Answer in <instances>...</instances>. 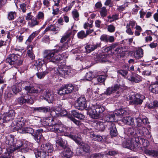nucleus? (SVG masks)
Listing matches in <instances>:
<instances>
[{"mask_svg":"<svg viewBox=\"0 0 158 158\" xmlns=\"http://www.w3.org/2000/svg\"><path fill=\"white\" fill-rule=\"evenodd\" d=\"M128 112L125 108L117 110L115 113V114L116 116L121 117L122 115L127 114Z\"/></svg>","mask_w":158,"mask_h":158,"instance_id":"33","label":"nucleus"},{"mask_svg":"<svg viewBox=\"0 0 158 158\" xmlns=\"http://www.w3.org/2000/svg\"><path fill=\"white\" fill-rule=\"evenodd\" d=\"M16 101L17 103L20 105L25 103L32 104L34 103L33 100L31 97V96L27 95L24 96L23 97H19Z\"/></svg>","mask_w":158,"mask_h":158,"instance_id":"10","label":"nucleus"},{"mask_svg":"<svg viewBox=\"0 0 158 158\" xmlns=\"http://www.w3.org/2000/svg\"><path fill=\"white\" fill-rule=\"evenodd\" d=\"M118 73L123 76L125 77L127 75L128 72L127 70H120L118 71Z\"/></svg>","mask_w":158,"mask_h":158,"instance_id":"57","label":"nucleus"},{"mask_svg":"<svg viewBox=\"0 0 158 158\" xmlns=\"http://www.w3.org/2000/svg\"><path fill=\"white\" fill-rule=\"evenodd\" d=\"M45 92V99L49 103H52L54 99L53 95L51 94V92L49 90H46Z\"/></svg>","mask_w":158,"mask_h":158,"instance_id":"24","label":"nucleus"},{"mask_svg":"<svg viewBox=\"0 0 158 158\" xmlns=\"http://www.w3.org/2000/svg\"><path fill=\"white\" fill-rule=\"evenodd\" d=\"M138 130L139 134L141 135H145L146 132H148V129L143 126L139 128Z\"/></svg>","mask_w":158,"mask_h":158,"instance_id":"47","label":"nucleus"},{"mask_svg":"<svg viewBox=\"0 0 158 158\" xmlns=\"http://www.w3.org/2000/svg\"><path fill=\"white\" fill-rule=\"evenodd\" d=\"M57 74L59 76L65 78L68 76L72 77L74 74L73 70L66 68H59L57 69Z\"/></svg>","mask_w":158,"mask_h":158,"instance_id":"8","label":"nucleus"},{"mask_svg":"<svg viewBox=\"0 0 158 158\" xmlns=\"http://www.w3.org/2000/svg\"><path fill=\"white\" fill-rule=\"evenodd\" d=\"M43 123L44 126H47V129L49 131L57 134L63 133L65 132L66 128L64 125L62 123H55L54 119L52 118L46 119Z\"/></svg>","mask_w":158,"mask_h":158,"instance_id":"2","label":"nucleus"},{"mask_svg":"<svg viewBox=\"0 0 158 158\" xmlns=\"http://www.w3.org/2000/svg\"><path fill=\"white\" fill-rule=\"evenodd\" d=\"M112 87H109L107 89L106 91L104 92V94L107 95H110L114 93Z\"/></svg>","mask_w":158,"mask_h":158,"instance_id":"64","label":"nucleus"},{"mask_svg":"<svg viewBox=\"0 0 158 158\" xmlns=\"http://www.w3.org/2000/svg\"><path fill=\"white\" fill-rule=\"evenodd\" d=\"M25 123L23 122H18L14 121L12 124V129L15 130L19 131L20 130L24 125Z\"/></svg>","mask_w":158,"mask_h":158,"instance_id":"22","label":"nucleus"},{"mask_svg":"<svg viewBox=\"0 0 158 158\" xmlns=\"http://www.w3.org/2000/svg\"><path fill=\"white\" fill-rule=\"evenodd\" d=\"M97 129L101 131H103L105 128V125L103 122H98L97 123Z\"/></svg>","mask_w":158,"mask_h":158,"instance_id":"43","label":"nucleus"},{"mask_svg":"<svg viewBox=\"0 0 158 158\" xmlns=\"http://www.w3.org/2000/svg\"><path fill=\"white\" fill-rule=\"evenodd\" d=\"M12 90L13 93L16 94L21 91V88H19L18 86L14 85L12 87Z\"/></svg>","mask_w":158,"mask_h":158,"instance_id":"51","label":"nucleus"},{"mask_svg":"<svg viewBox=\"0 0 158 158\" xmlns=\"http://www.w3.org/2000/svg\"><path fill=\"white\" fill-rule=\"evenodd\" d=\"M31 14V12L27 14L25 19L27 21H31V22L28 23V24L30 27H32L38 25L39 22Z\"/></svg>","mask_w":158,"mask_h":158,"instance_id":"9","label":"nucleus"},{"mask_svg":"<svg viewBox=\"0 0 158 158\" xmlns=\"http://www.w3.org/2000/svg\"><path fill=\"white\" fill-rule=\"evenodd\" d=\"M34 132V130L32 128L30 127H26L22 129V131L19 132L25 133H29L32 135Z\"/></svg>","mask_w":158,"mask_h":158,"instance_id":"36","label":"nucleus"},{"mask_svg":"<svg viewBox=\"0 0 158 158\" xmlns=\"http://www.w3.org/2000/svg\"><path fill=\"white\" fill-rule=\"evenodd\" d=\"M13 96V94L11 91L8 90L6 91L4 95V98L6 99H9Z\"/></svg>","mask_w":158,"mask_h":158,"instance_id":"44","label":"nucleus"},{"mask_svg":"<svg viewBox=\"0 0 158 158\" xmlns=\"http://www.w3.org/2000/svg\"><path fill=\"white\" fill-rule=\"evenodd\" d=\"M134 140L136 141L137 143L138 144V148L140 146H142L144 148V149L146 148L149 145V143L147 140L141 138L136 137V139H134L133 140L134 141Z\"/></svg>","mask_w":158,"mask_h":158,"instance_id":"12","label":"nucleus"},{"mask_svg":"<svg viewBox=\"0 0 158 158\" xmlns=\"http://www.w3.org/2000/svg\"><path fill=\"white\" fill-rule=\"evenodd\" d=\"M73 16L75 20H78L79 14L76 10H74L72 12Z\"/></svg>","mask_w":158,"mask_h":158,"instance_id":"54","label":"nucleus"},{"mask_svg":"<svg viewBox=\"0 0 158 158\" xmlns=\"http://www.w3.org/2000/svg\"><path fill=\"white\" fill-rule=\"evenodd\" d=\"M101 46V44L100 43H97L95 44H93L87 45L85 46V48L87 52L89 53L97 48H100Z\"/></svg>","mask_w":158,"mask_h":158,"instance_id":"18","label":"nucleus"},{"mask_svg":"<svg viewBox=\"0 0 158 158\" xmlns=\"http://www.w3.org/2000/svg\"><path fill=\"white\" fill-rule=\"evenodd\" d=\"M143 153L147 155L154 157L158 156V150L157 149L150 150L145 148L144 150H143Z\"/></svg>","mask_w":158,"mask_h":158,"instance_id":"19","label":"nucleus"},{"mask_svg":"<svg viewBox=\"0 0 158 158\" xmlns=\"http://www.w3.org/2000/svg\"><path fill=\"white\" fill-rule=\"evenodd\" d=\"M127 134L129 136H132V137H131V138L134 137L133 136L135 134L134 129L131 128H129L127 131Z\"/></svg>","mask_w":158,"mask_h":158,"instance_id":"59","label":"nucleus"},{"mask_svg":"<svg viewBox=\"0 0 158 158\" xmlns=\"http://www.w3.org/2000/svg\"><path fill=\"white\" fill-rule=\"evenodd\" d=\"M143 55V51L142 49L137 50L134 54V56L137 59H139L142 57Z\"/></svg>","mask_w":158,"mask_h":158,"instance_id":"39","label":"nucleus"},{"mask_svg":"<svg viewBox=\"0 0 158 158\" xmlns=\"http://www.w3.org/2000/svg\"><path fill=\"white\" fill-rule=\"evenodd\" d=\"M37 34H36V32H33L29 37L28 38L27 40L26 43H27L28 42L30 43L31 41L37 35Z\"/></svg>","mask_w":158,"mask_h":158,"instance_id":"53","label":"nucleus"},{"mask_svg":"<svg viewBox=\"0 0 158 158\" xmlns=\"http://www.w3.org/2000/svg\"><path fill=\"white\" fill-rule=\"evenodd\" d=\"M56 143L61 147L62 148H65L66 145V142L65 140H63L61 137L58 138L56 141Z\"/></svg>","mask_w":158,"mask_h":158,"instance_id":"32","label":"nucleus"},{"mask_svg":"<svg viewBox=\"0 0 158 158\" xmlns=\"http://www.w3.org/2000/svg\"><path fill=\"white\" fill-rule=\"evenodd\" d=\"M105 108L102 106L95 105L92 106L89 109V113L92 118H98L100 115L105 110Z\"/></svg>","mask_w":158,"mask_h":158,"instance_id":"4","label":"nucleus"},{"mask_svg":"<svg viewBox=\"0 0 158 158\" xmlns=\"http://www.w3.org/2000/svg\"><path fill=\"white\" fill-rule=\"evenodd\" d=\"M6 61L11 65L16 64L20 66L22 64L23 60L19 59V57L16 55L12 54L8 56Z\"/></svg>","mask_w":158,"mask_h":158,"instance_id":"5","label":"nucleus"},{"mask_svg":"<svg viewBox=\"0 0 158 158\" xmlns=\"http://www.w3.org/2000/svg\"><path fill=\"white\" fill-rule=\"evenodd\" d=\"M5 143L7 145L6 149L8 152L6 155L0 157V158H11L9 153H12L16 151L22 152H26L29 150L27 144L20 140H18L16 143H14L12 138L6 139Z\"/></svg>","mask_w":158,"mask_h":158,"instance_id":"1","label":"nucleus"},{"mask_svg":"<svg viewBox=\"0 0 158 158\" xmlns=\"http://www.w3.org/2000/svg\"><path fill=\"white\" fill-rule=\"evenodd\" d=\"M69 47L68 43H65L62 45L58 46L59 48L56 49L58 51V53L61 51H63L67 49Z\"/></svg>","mask_w":158,"mask_h":158,"instance_id":"42","label":"nucleus"},{"mask_svg":"<svg viewBox=\"0 0 158 158\" xmlns=\"http://www.w3.org/2000/svg\"><path fill=\"white\" fill-rule=\"evenodd\" d=\"M63 148L64 149V150L63 152L62 156L64 158H69L72 154V152L70 148L68 147L66 145L65 148Z\"/></svg>","mask_w":158,"mask_h":158,"instance_id":"26","label":"nucleus"},{"mask_svg":"<svg viewBox=\"0 0 158 158\" xmlns=\"http://www.w3.org/2000/svg\"><path fill=\"white\" fill-rule=\"evenodd\" d=\"M49 111L50 112V115L52 117H50L53 118L54 120V119L53 118L58 117L59 116V113L55 110H51L50 109V110H49Z\"/></svg>","mask_w":158,"mask_h":158,"instance_id":"45","label":"nucleus"},{"mask_svg":"<svg viewBox=\"0 0 158 158\" xmlns=\"http://www.w3.org/2000/svg\"><path fill=\"white\" fill-rule=\"evenodd\" d=\"M126 32L127 33L130 35H132L134 34V32L132 31L130 27H129V25H127Z\"/></svg>","mask_w":158,"mask_h":158,"instance_id":"62","label":"nucleus"},{"mask_svg":"<svg viewBox=\"0 0 158 158\" xmlns=\"http://www.w3.org/2000/svg\"><path fill=\"white\" fill-rule=\"evenodd\" d=\"M41 148L42 151H44L46 152H47L48 153H52L54 150L53 145L50 143L42 144Z\"/></svg>","mask_w":158,"mask_h":158,"instance_id":"17","label":"nucleus"},{"mask_svg":"<svg viewBox=\"0 0 158 158\" xmlns=\"http://www.w3.org/2000/svg\"><path fill=\"white\" fill-rule=\"evenodd\" d=\"M109 124V129L111 135L112 136H116L117 135V131L115 124L113 123H110Z\"/></svg>","mask_w":158,"mask_h":158,"instance_id":"23","label":"nucleus"},{"mask_svg":"<svg viewBox=\"0 0 158 158\" xmlns=\"http://www.w3.org/2000/svg\"><path fill=\"white\" fill-rule=\"evenodd\" d=\"M25 90L27 91V92L29 93H36L37 94L39 93L41 90V89L39 87H35L32 85H30L25 86L24 88Z\"/></svg>","mask_w":158,"mask_h":158,"instance_id":"15","label":"nucleus"},{"mask_svg":"<svg viewBox=\"0 0 158 158\" xmlns=\"http://www.w3.org/2000/svg\"><path fill=\"white\" fill-rule=\"evenodd\" d=\"M15 113L14 110H10L2 115L3 123L12 120L15 117Z\"/></svg>","mask_w":158,"mask_h":158,"instance_id":"11","label":"nucleus"},{"mask_svg":"<svg viewBox=\"0 0 158 158\" xmlns=\"http://www.w3.org/2000/svg\"><path fill=\"white\" fill-rule=\"evenodd\" d=\"M108 21L110 23H111L115 20H118V15H113L112 16L110 15L107 17Z\"/></svg>","mask_w":158,"mask_h":158,"instance_id":"41","label":"nucleus"},{"mask_svg":"<svg viewBox=\"0 0 158 158\" xmlns=\"http://www.w3.org/2000/svg\"><path fill=\"white\" fill-rule=\"evenodd\" d=\"M64 86L67 94L72 93L74 89V86L71 84L65 85Z\"/></svg>","mask_w":158,"mask_h":158,"instance_id":"35","label":"nucleus"},{"mask_svg":"<svg viewBox=\"0 0 158 158\" xmlns=\"http://www.w3.org/2000/svg\"><path fill=\"white\" fill-rule=\"evenodd\" d=\"M77 36L79 38L81 39H83L87 36L85 32L83 30L78 32L77 34Z\"/></svg>","mask_w":158,"mask_h":158,"instance_id":"50","label":"nucleus"},{"mask_svg":"<svg viewBox=\"0 0 158 158\" xmlns=\"http://www.w3.org/2000/svg\"><path fill=\"white\" fill-rule=\"evenodd\" d=\"M136 119V124L134 125L133 127H136L140 128L143 126L142 121V119L140 117L137 118H135Z\"/></svg>","mask_w":158,"mask_h":158,"instance_id":"38","label":"nucleus"},{"mask_svg":"<svg viewBox=\"0 0 158 158\" xmlns=\"http://www.w3.org/2000/svg\"><path fill=\"white\" fill-rule=\"evenodd\" d=\"M106 76L105 75H100L97 76V79L98 81L100 83H103L106 80Z\"/></svg>","mask_w":158,"mask_h":158,"instance_id":"48","label":"nucleus"},{"mask_svg":"<svg viewBox=\"0 0 158 158\" xmlns=\"http://www.w3.org/2000/svg\"><path fill=\"white\" fill-rule=\"evenodd\" d=\"M148 106L150 109L158 107V102L154 101L153 102L150 103Z\"/></svg>","mask_w":158,"mask_h":158,"instance_id":"56","label":"nucleus"},{"mask_svg":"<svg viewBox=\"0 0 158 158\" xmlns=\"http://www.w3.org/2000/svg\"><path fill=\"white\" fill-rule=\"evenodd\" d=\"M45 66L47 67V69L45 71H43V72H38L36 73V75L38 78L41 79L43 78L44 77L48 74L49 71H48L49 68L50 69H52V68H48L47 67L46 64H45Z\"/></svg>","mask_w":158,"mask_h":158,"instance_id":"25","label":"nucleus"},{"mask_svg":"<svg viewBox=\"0 0 158 158\" xmlns=\"http://www.w3.org/2000/svg\"><path fill=\"white\" fill-rule=\"evenodd\" d=\"M93 73L91 71L87 73L85 77V79L88 81L90 80L94 76Z\"/></svg>","mask_w":158,"mask_h":158,"instance_id":"52","label":"nucleus"},{"mask_svg":"<svg viewBox=\"0 0 158 158\" xmlns=\"http://www.w3.org/2000/svg\"><path fill=\"white\" fill-rule=\"evenodd\" d=\"M127 79L131 82L135 83H139L142 80V78L141 76L135 73H132L131 74L129 75Z\"/></svg>","mask_w":158,"mask_h":158,"instance_id":"13","label":"nucleus"},{"mask_svg":"<svg viewBox=\"0 0 158 158\" xmlns=\"http://www.w3.org/2000/svg\"><path fill=\"white\" fill-rule=\"evenodd\" d=\"M115 27L113 25L111 24L107 26V30L110 32H113L115 31Z\"/></svg>","mask_w":158,"mask_h":158,"instance_id":"61","label":"nucleus"},{"mask_svg":"<svg viewBox=\"0 0 158 158\" xmlns=\"http://www.w3.org/2000/svg\"><path fill=\"white\" fill-rule=\"evenodd\" d=\"M105 156L104 154H101L100 153H96L92 155L90 158H104Z\"/></svg>","mask_w":158,"mask_h":158,"instance_id":"49","label":"nucleus"},{"mask_svg":"<svg viewBox=\"0 0 158 158\" xmlns=\"http://www.w3.org/2000/svg\"><path fill=\"white\" fill-rule=\"evenodd\" d=\"M149 89L152 93L158 94V82L151 85L149 86Z\"/></svg>","mask_w":158,"mask_h":158,"instance_id":"28","label":"nucleus"},{"mask_svg":"<svg viewBox=\"0 0 158 158\" xmlns=\"http://www.w3.org/2000/svg\"><path fill=\"white\" fill-rule=\"evenodd\" d=\"M81 148L83 151L85 152H88L89 150V147L87 144H83L81 145Z\"/></svg>","mask_w":158,"mask_h":158,"instance_id":"60","label":"nucleus"},{"mask_svg":"<svg viewBox=\"0 0 158 158\" xmlns=\"http://www.w3.org/2000/svg\"><path fill=\"white\" fill-rule=\"evenodd\" d=\"M134 139H136V137H131V140H128L124 141L122 143L123 147L134 151H136L138 148L139 146L136 141H133Z\"/></svg>","mask_w":158,"mask_h":158,"instance_id":"7","label":"nucleus"},{"mask_svg":"<svg viewBox=\"0 0 158 158\" xmlns=\"http://www.w3.org/2000/svg\"><path fill=\"white\" fill-rule=\"evenodd\" d=\"M64 135L67 136L73 139L76 143L78 144H80L81 143V139L77 135H73L65 133H64Z\"/></svg>","mask_w":158,"mask_h":158,"instance_id":"21","label":"nucleus"},{"mask_svg":"<svg viewBox=\"0 0 158 158\" xmlns=\"http://www.w3.org/2000/svg\"><path fill=\"white\" fill-rule=\"evenodd\" d=\"M145 99V98L144 95L140 94H137L135 96V98L133 101V102L135 105H141L143 100Z\"/></svg>","mask_w":158,"mask_h":158,"instance_id":"14","label":"nucleus"},{"mask_svg":"<svg viewBox=\"0 0 158 158\" xmlns=\"http://www.w3.org/2000/svg\"><path fill=\"white\" fill-rule=\"evenodd\" d=\"M68 118L76 125L78 126L80 125V122L79 121L76 120L72 116H69Z\"/></svg>","mask_w":158,"mask_h":158,"instance_id":"58","label":"nucleus"},{"mask_svg":"<svg viewBox=\"0 0 158 158\" xmlns=\"http://www.w3.org/2000/svg\"><path fill=\"white\" fill-rule=\"evenodd\" d=\"M115 40V38L113 36L107 35V42L110 43H113L114 42Z\"/></svg>","mask_w":158,"mask_h":158,"instance_id":"63","label":"nucleus"},{"mask_svg":"<svg viewBox=\"0 0 158 158\" xmlns=\"http://www.w3.org/2000/svg\"><path fill=\"white\" fill-rule=\"evenodd\" d=\"M56 54L53 56L52 60V62H58L61 60L65 59L68 57V56L65 55V53H63L62 54H57L58 53H55Z\"/></svg>","mask_w":158,"mask_h":158,"instance_id":"16","label":"nucleus"},{"mask_svg":"<svg viewBox=\"0 0 158 158\" xmlns=\"http://www.w3.org/2000/svg\"><path fill=\"white\" fill-rule=\"evenodd\" d=\"M16 15V13L15 11H10L9 12L8 15V19L9 20H13Z\"/></svg>","mask_w":158,"mask_h":158,"instance_id":"46","label":"nucleus"},{"mask_svg":"<svg viewBox=\"0 0 158 158\" xmlns=\"http://www.w3.org/2000/svg\"><path fill=\"white\" fill-rule=\"evenodd\" d=\"M34 111H37L39 112L47 113L50 110V107L49 106L40 107L34 108Z\"/></svg>","mask_w":158,"mask_h":158,"instance_id":"31","label":"nucleus"},{"mask_svg":"<svg viewBox=\"0 0 158 158\" xmlns=\"http://www.w3.org/2000/svg\"><path fill=\"white\" fill-rule=\"evenodd\" d=\"M100 15L102 18L106 17L108 13V11L106 9V8L104 6L102 8L99 10Z\"/></svg>","mask_w":158,"mask_h":158,"instance_id":"37","label":"nucleus"},{"mask_svg":"<svg viewBox=\"0 0 158 158\" xmlns=\"http://www.w3.org/2000/svg\"><path fill=\"white\" fill-rule=\"evenodd\" d=\"M116 116L115 113L113 114L107 115L105 117L106 120L107 122H112L116 120L115 117Z\"/></svg>","mask_w":158,"mask_h":158,"instance_id":"30","label":"nucleus"},{"mask_svg":"<svg viewBox=\"0 0 158 158\" xmlns=\"http://www.w3.org/2000/svg\"><path fill=\"white\" fill-rule=\"evenodd\" d=\"M37 20L41 21L44 20V14L43 12L39 11L37 14L36 18Z\"/></svg>","mask_w":158,"mask_h":158,"instance_id":"40","label":"nucleus"},{"mask_svg":"<svg viewBox=\"0 0 158 158\" xmlns=\"http://www.w3.org/2000/svg\"><path fill=\"white\" fill-rule=\"evenodd\" d=\"M122 121L125 124L133 126L134 125V119L131 117L127 116L123 117Z\"/></svg>","mask_w":158,"mask_h":158,"instance_id":"20","label":"nucleus"},{"mask_svg":"<svg viewBox=\"0 0 158 158\" xmlns=\"http://www.w3.org/2000/svg\"><path fill=\"white\" fill-rule=\"evenodd\" d=\"M36 158H45L46 156V153L44 151H42L41 148L40 150L37 151L35 153Z\"/></svg>","mask_w":158,"mask_h":158,"instance_id":"29","label":"nucleus"},{"mask_svg":"<svg viewBox=\"0 0 158 158\" xmlns=\"http://www.w3.org/2000/svg\"><path fill=\"white\" fill-rule=\"evenodd\" d=\"M48 31H52L56 34L58 32L59 30L56 28L55 24H51L46 28L44 32L45 33Z\"/></svg>","mask_w":158,"mask_h":158,"instance_id":"27","label":"nucleus"},{"mask_svg":"<svg viewBox=\"0 0 158 158\" xmlns=\"http://www.w3.org/2000/svg\"><path fill=\"white\" fill-rule=\"evenodd\" d=\"M43 130L42 129H40L37 130L35 133H33L32 135L34 136L35 139H37L41 138L42 135V132Z\"/></svg>","mask_w":158,"mask_h":158,"instance_id":"34","label":"nucleus"},{"mask_svg":"<svg viewBox=\"0 0 158 158\" xmlns=\"http://www.w3.org/2000/svg\"><path fill=\"white\" fill-rule=\"evenodd\" d=\"M58 93L61 95L67 94L64 86L61 87L60 89L58 91Z\"/></svg>","mask_w":158,"mask_h":158,"instance_id":"55","label":"nucleus"},{"mask_svg":"<svg viewBox=\"0 0 158 158\" xmlns=\"http://www.w3.org/2000/svg\"><path fill=\"white\" fill-rule=\"evenodd\" d=\"M58 51L56 49L53 50H45L43 52L44 60H38V66H41L43 64H45L44 61L46 62H51L53 56L56 53H58Z\"/></svg>","mask_w":158,"mask_h":158,"instance_id":"3","label":"nucleus"},{"mask_svg":"<svg viewBox=\"0 0 158 158\" xmlns=\"http://www.w3.org/2000/svg\"><path fill=\"white\" fill-rule=\"evenodd\" d=\"M74 106L76 109L80 110H83L84 109L87 110L88 109L86 99L84 97L79 98L75 101Z\"/></svg>","mask_w":158,"mask_h":158,"instance_id":"6","label":"nucleus"}]
</instances>
